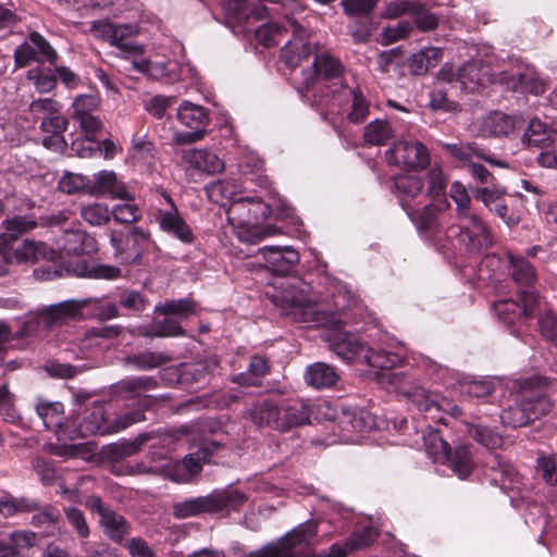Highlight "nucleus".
<instances>
[{
    "label": "nucleus",
    "instance_id": "f257e3e1",
    "mask_svg": "<svg viewBox=\"0 0 557 557\" xmlns=\"http://www.w3.org/2000/svg\"><path fill=\"white\" fill-rule=\"evenodd\" d=\"M311 412V406L301 400L281 405L267 400L255 404L248 410V416L260 428L268 425L275 430L288 431L309 423Z\"/></svg>",
    "mask_w": 557,
    "mask_h": 557
},
{
    "label": "nucleus",
    "instance_id": "f03ea898",
    "mask_svg": "<svg viewBox=\"0 0 557 557\" xmlns=\"http://www.w3.org/2000/svg\"><path fill=\"white\" fill-rule=\"evenodd\" d=\"M247 502V495L237 490L212 491L207 496L188 498L183 503H174L173 516L187 519L198 515H224L239 510Z\"/></svg>",
    "mask_w": 557,
    "mask_h": 557
},
{
    "label": "nucleus",
    "instance_id": "7ed1b4c3",
    "mask_svg": "<svg viewBox=\"0 0 557 557\" xmlns=\"http://www.w3.org/2000/svg\"><path fill=\"white\" fill-rule=\"evenodd\" d=\"M318 527L314 521H307L245 557H307L305 549L315 536Z\"/></svg>",
    "mask_w": 557,
    "mask_h": 557
},
{
    "label": "nucleus",
    "instance_id": "20e7f679",
    "mask_svg": "<svg viewBox=\"0 0 557 557\" xmlns=\"http://www.w3.org/2000/svg\"><path fill=\"white\" fill-rule=\"evenodd\" d=\"M138 27L134 24H114L109 21H95L90 33L97 39L107 41L119 50V55L125 59L143 54V47L136 42Z\"/></svg>",
    "mask_w": 557,
    "mask_h": 557
},
{
    "label": "nucleus",
    "instance_id": "39448f33",
    "mask_svg": "<svg viewBox=\"0 0 557 557\" xmlns=\"http://www.w3.org/2000/svg\"><path fill=\"white\" fill-rule=\"evenodd\" d=\"M391 386L394 389L411 399L417 408L429 414L432 420H441L440 412L447 410L450 405L446 399L436 394L428 392L425 388L416 385L404 372L387 373Z\"/></svg>",
    "mask_w": 557,
    "mask_h": 557
},
{
    "label": "nucleus",
    "instance_id": "423d86ee",
    "mask_svg": "<svg viewBox=\"0 0 557 557\" xmlns=\"http://www.w3.org/2000/svg\"><path fill=\"white\" fill-rule=\"evenodd\" d=\"M457 224L448 227V232L470 251H480L493 245V237L486 223L475 212L469 211L457 216Z\"/></svg>",
    "mask_w": 557,
    "mask_h": 557
},
{
    "label": "nucleus",
    "instance_id": "0eeeda50",
    "mask_svg": "<svg viewBox=\"0 0 557 557\" xmlns=\"http://www.w3.org/2000/svg\"><path fill=\"white\" fill-rule=\"evenodd\" d=\"M440 78L445 82H458L466 92L479 90L486 82H498V73L491 74L488 67L479 61H471L461 66L457 73L441 69Z\"/></svg>",
    "mask_w": 557,
    "mask_h": 557
},
{
    "label": "nucleus",
    "instance_id": "6e6552de",
    "mask_svg": "<svg viewBox=\"0 0 557 557\" xmlns=\"http://www.w3.org/2000/svg\"><path fill=\"white\" fill-rule=\"evenodd\" d=\"M91 299H70L45 307L37 311L36 321L46 329L59 327L82 315Z\"/></svg>",
    "mask_w": 557,
    "mask_h": 557
},
{
    "label": "nucleus",
    "instance_id": "1a4fd4ad",
    "mask_svg": "<svg viewBox=\"0 0 557 557\" xmlns=\"http://www.w3.org/2000/svg\"><path fill=\"white\" fill-rule=\"evenodd\" d=\"M389 164L410 169H423L429 164L430 156L426 147L416 140H398L385 152Z\"/></svg>",
    "mask_w": 557,
    "mask_h": 557
},
{
    "label": "nucleus",
    "instance_id": "9d476101",
    "mask_svg": "<svg viewBox=\"0 0 557 557\" xmlns=\"http://www.w3.org/2000/svg\"><path fill=\"white\" fill-rule=\"evenodd\" d=\"M304 287L296 285H288L283 293V299L290 305V311L287 313L296 321L300 322H317L320 323L322 314L319 306L308 294V286L301 284Z\"/></svg>",
    "mask_w": 557,
    "mask_h": 557
},
{
    "label": "nucleus",
    "instance_id": "9b49d317",
    "mask_svg": "<svg viewBox=\"0 0 557 557\" xmlns=\"http://www.w3.org/2000/svg\"><path fill=\"white\" fill-rule=\"evenodd\" d=\"M546 385L547 381L540 377H531L520 384V393L532 422L548 414L554 407L553 400L545 391Z\"/></svg>",
    "mask_w": 557,
    "mask_h": 557
},
{
    "label": "nucleus",
    "instance_id": "f8f14e48",
    "mask_svg": "<svg viewBox=\"0 0 557 557\" xmlns=\"http://www.w3.org/2000/svg\"><path fill=\"white\" fill-rule=\"evenodd\" d=\"M61 104L51 98L34 100L28 107L35 117L41 119L40 129L49 134H63L67 129L69 120L61 114Z\"/></svg>",
    "mask_w": 557,
    "mask_h": 557
},
{
    "label": "nucleus",
    "instance_id": "ddd939ff",
    "mask_svg": "<svg viewBox=\"0 0 557 557\" xmlns=\"http://www.w3.org/2000/svg\"><path fill=\"white\" fill-rule=\"evenodd\" d=\"M111 244L115 255L124 262H137L149 245V235L139 228H134L126 234H111Z\"/></svg>",
    "mask_w": 557,
    "mask_h": 557
},
{
    "label": "nucleus",
    "instance_id": "4468645a",
    "mask_svg": "<svg viewBox=\"0 0 557 557\" xmlns=\"http://www.w3.org/2000/svg\"><path fill=\"white\" fill-rule=\"evenodd\" d=\"M39 54L51 63H54L58 59V54L50 44L40 34L33 32L28 41L23 42L15 49V63L20 67H25L33 61L40 62Z\"/></svg>",
    "mask_w": 557,
    "mask_h": 557
},
{
    "label": "nucleus",
    "instance_id": "2eb2a0df",
    "mask_svg": "<svg viewBox=\"0 0 557 557\" xmlns=\"http://www.w3.org/2000/svg\"><path fill=\"white\" fill-rule=\"evenodd\" d=\"M162 197L169 203L170 209L159 210L157 219L160 228L184 244H191L194 242L193 231L178 213L172 197L166 191H162Z\"/></svg>",
    "mask_w": 557,
    "mask_h": 557
},
{
    "label": "nucleus",
    "instance_id": "dca6fc26",
    "mask_svg": "<svg viewBox=\"0 0 557 557\" xmlns=\"http://www.w3.org/2000/svg\"><path fill=\"white\" fill-rule=\"evenodd\" d=\"M313 71L304 72V87L310 88L318 81H337L344 73V65L334 55L323 52L315 54Z\"/></svg>",
    "mask_w": 557,
    "mask_h": 557
},
{
    "label": "nucleus",
    "instance_id": "f3484780",
    "mask_svg": "<svg viewBox=\"0 0 557 557\" xmlns=\"http://www.w3.org/2000/svg\"><path fill=\"white\" fill-rule=\"evenodd\" d=\"M290 27L294 38L284 46L281 57L287 66L296 67L302 60L308 59L313 50L308 40L309 34L307 29L295 21L290 22Z\"/></svg>",
    "mask_w": 557,
    "mask_h": 557
},
{
    "label": "nucleus",
    "instance_id": "a211bd4d",
    "mask_svg": "<svg viewBox=\"0 0 557 557\" xmlns=\"http://www.w3.org/2000/svg\"><path fill=\"white\" fill-rule=\"evenodd\" d=\"M497 79L507 88L521 89L535 96L543 94L546 89L545 82L531 70H524L523 72L500 71Z\"/></svg>",
    "mask_w": 557,
    "mask_h": 557
},
{
    "label": "nucleus",
    "instance_id": "6ab92c4d",
    "mask_svg": "<svg viewBox=\"0 0 557 557\" xmlns=\"http://www.w3.org/2000/svg\"><path fill=\"white\" fill-rule=\"evenodd\" d=\"M182 161L188 168L209 175L220 174L225 169L224 161L207 149L184 150Z\"/></svg>",
    "mask_w": 557,
    "mask_h": 557
},
{
    "label": "nucleus",
    "instance_id": "aec40b11",
    "mask_svg": "<svg viewBox=\"0 0 557 557\" xmlns=\"http://www.w3.org/2000/svg\"><path fill=\"white\" fill-rule=\"evenodd\" d=\"M258 253L268 262L273 272L287 273L299 262V255L289 246H264Z\"/></svg>",
    "mask_w": 557,
    "mask_h": 557
},
{
    "label": "nucleus",
    "instance_id": "412c9836",
    "mask_svg": "<svg viewBox=\"0 0 557 557\" xmlns=\"http://www.w3.org/2000/svg\"><path fill=\"white\" fill-rule=\"evenodd\" d=\"M94 178V182L89 178V195L110 194L113 198L132 199L129 191L113 171H100Z\"/></svg>",
    "mask_w": 557,
    "mask_h": 557
},
{
    "label": "nucleus",
    "instance_id": "4be33fe9",
    "mask_svg": "<svg viewBox=\"0 0 557 557\" xmlns=\"http://www.w3.org/2000/svg\"><path fill=\"white\" fill-rule=\"evenodd\" d=\"M60 249L69 256L91 255L97 251V242L86 232L70 231L60 238Z\"/></svg>",
    "mask_w": 557,
    "mask_h": 557
},
{
    "label": "nucleus",
    "instance_id": "5701e85b",
    "mask_svg": "<svg viewBox=\"0 0 557 557\" xmlns=\"http://www.w3.org/2000/svg\"><path fill=\"white\" fill-rule=\"evenodd\" d=\"M330 348L342 359L357 362H361L366 350L354 334L341 332L332 335Z\"/></svg>",
    "mask_w": 557,
    "mask_h": 557
},
{
    "label": "nucleus",
    "instance_id": "b1692460",
    "mask_svg": "<svg viewBox=\"0 0 557 557\" xmlns=\"http://www.w3.org/2000/svg\"><path fill=\"white\" fill-rule=\"evenodd\" d=\"M338 379L335 368L325 362L312 363L305 372V382L315 389L330 388Z\"/></svg>",
    "mask_w": 557,
    "mask_h": 557
},
{
    "label": "nucleus",
    "instance_id": "393cba45",
    "mask_svg": "<svg viewBox=\"0 0 557 557\" xmlns=\"http://www.w3.org/2000/svg\"><path fill=\"white\" fill-rule=\"evenodd\" d=\"M208 454L205 450H198L196 453L187 455L181 463H178L172 480L175 483H190L191 479L201 471L202 463L207 459Z\"/></svg>",
    "mask_w": 557,
    "mask_h": 557
},
{
    "label": "nucleus",
    "instance_id": "a878e982",
    "mask_svg": "<svg viewBox=\"0 0 557 557\" xmlns=\"http://www.w3.org/2000/svg\"><path fill=\"white\" fill-rule=\"evenodd\" d=\"M177 119L193 131H205L209 124V112L201 106L184 102L177 110Z\"/></svg>",
    "mask_w": 557,
    "mask_h": 557
},
{
    "label": "nucleus",
    "instance_id": "bb28decb",
    "mask_svg": "<svg viewBox=\"0 0 557 557\" xmlns=\"http://www.w3.org/2000/svg\"><path fill=\"white\" fill-rule=\"evenodd\" d=\"M26 239L20 242L17 236L12 233H3L0 235V260L5 263H24L25 262Z\"/></svg>",
    "mask_w": 557,
    "mask_h": 557
},
{
    "label": "nucleus",
    "instance_id": "cd10ccee",
    "mask_svg": "<svg viewBox=\"0 0 557 557\" xmlns=\"http://www.w3.org/2000/svg\"><path fill=\"white\" fill-rule=\"evenodd\" d=\"M41 510V505L35 498H16L11 494L4 495L0 499V515L10 518L20 513H28Z\"/></svg>",
    "mask_w": 557,
    "mask_h": 557
},
{
    "label": "nucleus",
    "instance_id": "c85d7f7f",
    "mask_svg": "<svg viewBox=\"0 0 557 557\" xmlns=\"http://www.w3.org/2000/svg\"><path fill=\"white\" fill-rule=\"evenodd\" d=\"M66 271L75 276L115 280L121 276V270L113 265L89 264L87 261L78 262Z\"/></svg>",
    "mask_w": 557,
    "mask_h": 557
},
{
    "label": "nucleus",
    "instance_id": "c756f323",
    "mask_svg": "<svg viewBox=\"0 0 557 557\" xmlns=\"http://www.w3.org/2000/svg\"><path fill=\"white\" fill-rule=\"evenodd\" d=\"M401 207L419 230L430 231L435 226L438 209L433 203L419 208L403 200Z\"/></svg>",
    "mask_w": 557,
    "mask_h": 557
},
{
    "label": "nucleus",
    "instance_id": "7c9ffc66",
    "mask_svg": "<svg viewBox=\"0 0 557 557\" xmlns=\"http://www.w3.org/2000/svg\"><path fill=\"white\" fill-rule=\"evenodd\" d=\"M178 319L165 315L163 320H153L149 330L140 329V334L146 337H178L187 333L181 326Z\"/></svg>",
    "mask_w": 557,
    "mask_h": 557
},
{
    "label": "nucleus",
    "instance_id": "2f4dec72",
    "mask_svg": "<svg viewBox=\"0 0 557 557\" xmlns=\"http://www.w3.org/2000/svg\"><path fill=\"white\" fill-rule=\"evenodd\" d=\"M425 453L436 462L445 463L449 458V444L443 438L438 430L428 429L423 432Z\"/></svg>",
    "mask_w": 557,
    "mask_h": 557
},
{
    "label": "nucleus",
    "instance_id": "473e14b6",
    "mask_svg": "<svg viewBox=\"0 0 557 557\" xmlns=\"http://www.w3.org/2000/svg\"><path fill=\"white\" fill-rule=\"evenodd\" d=\"M400 361L398 355L388 352L383 349L367 348L364 350L361 362H364L373 368L386 370L381 374V380L386 381L389 385V381L386 377L387 373H395L396 371H389L391 368L395 367Z\"/></svg>",
    "mask_w": 557,
    "mask_h": 557
},
{
    "label": "nucleus",
    "instance_id": "72a5a7b5",
    "mask_svg": "<svg viewBox=\"0 0 557 557\" xmlns=\"http://www.w3.org/2000/svg\"><path fill=\"white\" fill-rule=\"evenodd\" d=\"M524 404L522 395H518L512 405L505 408L500 413V421L503 425L517 429L525 426L531 423L530 414Z\"/></svg>",
    "mask_w": 557,
    "mask_h": 557
},
{
    "label": "nucleus",
    "instance_id": "f704fd0d",
    "mask_svg": "<svg viewBox=\"0 0 557 557\" xmlns=\"http://www.w3.org/2000/svg\"><path fill=\"white\" fill-rule=\"evenodd\" d=\"M394 135L395 132L386 120L376 119L363 128V139L371 146H384Z\"/></svg>",
    "mask_w": 557,
    "mask_h": 557
},
{
    "label": "nucleus",
    "instance_id": "c9c22d12",
    "mask_svg": "<svg viewBox=\"0 0 557 557\" xmlns=\"http://www.w3.org/2000/svg\"><path fill=\"white\" fill-rule=\"evenodd\" d=\"M515 127L513 117L498 111L490 113L482 124V131L491 136H507Z\"/></svg>",
    "mask_w": 557,
    "mask_h": 557
},
{
    "label": "nucleus",
    "instance_id": "e433bc0d",
    "mask_svg": "<svg viewBox=\"0 0 557 557\" xmlns=\"http://www.w3.org/2000/svg\"><path fill=\"white\" fill-rule=\"evenodd\" d=\"M522 140L529 147H548L553 141V132L542 121L533 119L530 121Z\"/></svg>",
    "mask_w": 557,
    "mask_h": 557
},
{
    "label": "nucleus",
    "instance_id": "4c0bfd02",
    "mask_svg": "<svg viewBox=\"0 0 557 557\" xmlns=\"http://www.w3.org/2000/svg\"><path fill=\"white\" fill-rule=\"evenodd\" d=\"M453 472L460 479H467L473 468L474 461L472 455L467 446H457L455 450L449 451V458L447 460Z\"/></svg>",
    "mask_w": 557,
    "mask_h": 557
},
{
    "label": "nucleus",
    "instance_id": "58836bf2",
    "mask_svg": "<svg viewBox=\"0 0 557 557\" xmlns=\"http://www.w3.org/2000/svg\"><path fill=\"white\" fill-rule=\"evenodd\" d=\"M154 311L170 317H177L178 320L187 319L196 313V302L190 299H168L156 306Z\"/></svg>",
    "mask_w": 557,
    "mask_h": 557
},
{
    "label": "nucleus",
    "instance_id": "ea45409f",
    "mask_svg": "<svg viewBox=\"0 0 557 557\" xmlns=\"http://www.w3.org/2000/svg\"><path fill=\"white\" fill-rule=\"evenodd\" d=\"M100 522H102L104 528V534L116 543L122 542L124 536L129 532V524L127 520L114 511H104V513L100 516Z\"/></svg>",
    "mask_w": 557,
    "mask_h": 557
},
{
    "label": "nucleus",
    "instance_id": "a19ab883",
    "mask_svg": "<svg viewBox=\"0 0 557 557\" xmlns=\"http://www.w3.org/2000/svg\"><path fill=\"white\" fill-rule=\"evenodd\" d=\"M206 191L210 200L220 206H226L231 203V211H236L233 209L234 202L239 200L236 198L235 186L227 181H219L211 183L206 187Z\"/></svg>",
    "mask_w": 557,
    "mask_h": 557
},
{
    "label": "nucleus",
    "instance_id": "79ce46f5",
    "mask_svg": "<svg viewBox=\"0 0 557 557\" xmlns=\"http://www.w3.org/2000/svg\"><path fill=\"white\" fill-rule=\"evenodd\" d=\"M394 186L400 196V203L403 200L411 203L410 200L416 199L423 190V183L416 175L397 176L394 180Z\"/></svg>",
    "mask_w": 557,
    "mask_h": 557
},
{
    "label": "nucleus",
    "instance_id": "37998d69",
    "mask_svg": "<svg viewBox=\"0 0 557 557\" xmlns=\"http://www.w3.org/2000/svg\"><path fill=\"white\" fill-rule=\"evenodd\" d=\"M508 258L512 268V278L521 286L529 287L535 281L536 273L532 264L523 257H517L508 253Z\"/></svg>",
    "mask_w": 557,
    "mask_h": 557
},
{
    "label": "nucleus",
    "instance_id": "c03bdc74",
    "mask_svg": "<svg viewBox=\"0 0 557 557\" xmlns=\"http://www.w3.org/2000/svg\"><path fill=\"white\" fill-rule=\"evenodd\" d=\"M58 258L59 253L46 243L26 238L24 263H36L40 260L54 262Z\"/></svg>",
    "mask_w": 557,
    "mask_h": 557
},
{
    "label": "nucleus",
    "instance_id": "a18cd8bd",
    "mask_svg": "<svg viewBox=\"0 0 557 557\" xmlns=\"http://www.w3.org/2000/svg\"><path fill=\"white\" fill-rule=\"evenodd\" d=\"M492 483L499 487H510L521 484V475L512 465L505 461H498L497 467L492 468Z\"/></svg>",
    "mask_w": 557,
    "mask_h": 557
},
{
    "label": "nucleus",
    "instance_id": "49530a36",
    "mask_svg": "<svg viewBox=\"0 0 557 557\" xmlns=\"http://www.w3.org/2000/svg\"><path fill=\"white\" fill-rule=\"evenodd\" d=\"M171 360V357L164 352L143 351L126 358L128 364L135 366L140 370H149L162 366Z\"/></svg>",
    "mask_w": 557,
    "mask_h": 557
},
{
    "label": "nucleus",
    "instance_id": "de8ad7c7",
    "mask_svg": "<svg viewBox=\"0 0 557 557\" xmlns=\"http://www.w3.org/2000/svg\"><path fill=\"white\" fill-rule=\"evenodd\" d=\"M81 216L92 226H101L110 221L111 212L107 205L95 202L82 206Z\"/></svg>",
    "mask_w": 557,
    "mask_h": 557
},
{
    "label": "nucleus",
    "instance_id": "09e8293b",
    "mask_svg": "<svg viewBox=\"0 0 557 557\" xmlns=\"http://www.w3.org/2000/svg\"><path fill=\"white\" fill-rule=\"evenodd\" d=\"M58 188L65 194L73 195L78 193L89 194V177L66 172L59 181Z\"/></svg>",
    "mask_w": 557,
    "mask_h": 557
},
{
    "label": "nucleus",
    "instance_id": "8fccbe9b",
    "mask_svg": "<svg viewBox=\"0 0 557 557\" xmlns=\"http://www.w3.org/2000/svg\"><path fill=\"white\" fill-rule=\"evenodd\" d=\"M445 148L451 156L462 161H467L469 163L472 162V157L476 156L479 158L486 160L491 164L500 166L505 165L503 162L496 161L490 157L482 154L480 150L472 144H447L445 145Z\"/></svg>",
    "mask_w": 557,
    "mask_h": 557
},
{
    "label": "nucleus",
    "instance_id": "3c124183",
    "mask_svg": "<svg viewBox=\"0 0 557 557\" xmlns=\"http://www.w3.org/2000/svg\"><path fill=\"white\" fill-rule=\"evenodd\" d=\"M132 65L138 72H141L154 79L165 77L174 71V69L170 67L171 64L164 61L133 60Z\"/></svg>",
    "mask_w": 557,
    "mask_h": 557
},
{
    "label": "nucleus",
    "instance_id": "603ef678",
    "mask_svg": "<svg viewBox=\"0 0 557 557\" xmlns=\"http://www.w3.org/2000/svg\"><path fill=\"white\" fill-rule=\"evenodd\" d=\"M350 95L352 97V102L347 117L351 123L360 124L368 117L370 113V104L361 90L352 89L350 90Z\"/></svg>",
    "mask_w": 557,
    "mask_h": 557
},
{
    "label": "nucleus",
    "instance_id": "864d4df0",
    "mask_svg": "<svg viewBox=\"0 0 557 557\" xmlns=\"http://www.w3.org/2000/svg\"><path fill=\"white\" fill-rule=\"evenodd\" d=\"M36 411L41 418L46 428L59 425L62 420L63 405L59 401L44 403L40 401L36 406Z\"/></svg>",
    "mask_w": 557,
    "mask_h": 557
},
{
    "label": "nucleus",
    "instance_id": "5fc2aeb1",
    "mask_svg": "<svg viewBox=\"0 0 557 557\" xmlns=\"http://www.w3.org/2000/svg\"><path fill=\"white\" fill-rule=\"evenodd\" d=\"M247 208L249 215L255 220H265L271 215V208L268 203L261 200H253L251 198H239L234 202L233 209Z\"/></svg>",
    "mask_w": 557,
    "mask_h": 557
},
{
    "label": "nucleus",
    "instance_id": "6e6d98bb",
    "mask_svg": "<svg viewBox=\"0 0 557 557\" xmlns=\"http://www.w3.org/2000/svg\"><path fill=\"white\" fill-rule=\"evenodd\" d=\"M468 434L480 444L495 448L502 444V437L487 426L481 424H469Z\"/></svg>",
    "mask_w": 557,
    "mask_h": 557
},
{
    "label": "nucleus",
    "instance_id": "4d7b16f0",
    "mask_svg": "<svg viewBox=\"0 0 557 557\" xmlns=\"http://www.w3.org/2000/svg\"><path fill=\"white\" fill-rule=\"evenodd\" d=\"M100 98L97 95H81L74 99L72 104L74 113L72 119L96 114V112L100 109Z\"/></svg>",
    "mask_w": 557,
    "mask_h": 557
},
{
    "label": "nucleus",
    "instance_id": "13d9d810",
    "mask_svg": "<svg viewBox=\"0 0 557 557\" xmlns=\"http://www.w3.org/2000/svg\"><path fill=\"white\" fill-rule=\"evenodd\" d=\"M286 32V28H282L276 23H267L257 28L256 39L264 47H272L278 44L280 37Z\"/></svg>",
    "mask_w": 557,
    "mask_h": 557
},
{
    "label": "nucleus",
    "instance_id": "bf43d9fd",
    "mask_svg": "<svg viewBox=\"0 0 557 557\" xmlns=\"http://www.w3.org/2000/svg\"><path fill=\"white\" fill-rule=\"evenodd\" d=\"M496 315L505 323H512L522 318L521 307L512 299H503L494 304Z\"/></svg>",
    "mask_w": 557,
    "mask_h": 557
},
{
    "label": "nucleus",
    "instance_id": "052dcab7",
    "mask_svg": "<svg viewBox=\"0 0 557 557\" xmlns=\"http://www.w3.org/2000/svg\"><path fill=\"white\" fill-rule=\"evenodd\" d=\"M88 433H103L110 429L107 425L106 411L102 406H95L89 414L85 418L82 425Z\"/></svg>",
    "mask_w": 557,
    "mask_h": 557
},
{
    "label": "nucleus",
    "instance_id": "680f3d73",
    "mask_svg": "<svg viewBox=\"0 0 557 557\" xmlns=\"http://www.w3.org/2000/svg\"><path fill=\"white\" fill-rule=\"evenodd\" d=\"M122 333V327L120 325H106L100 327H91L87 330L83 337V343H86V346H91L94 341L104 338L112 339L120 336Z\"/></svg>",
    "mask_w": 557,
    "mask_h": 557
},
{
    "label": "nucleus",
    "instance_id": "e2e57ef3",
    "mask_svg": "<svg viewBox=\"0 0 557 557\" xmlns=\"http://www.w3.org/2000/svg\"><path fill=\"white\" fill-rule=\"evenodd\" d=\"M461 393L469 397L482 398L491 395L494 391V385L487 380L469 381L461 383Z\"/></svg>",
    "mask_w": 557,
    "mask_h": 557
},
{
    "label": "nucleus",
    "instance_id": "0e129e2a",
    "mask_svg": "<svg viewBox=\"0 0 557 557\" xmlns=\"http://www.w3.org/2000/svg\"><path fill=\"white\" fill-rule=\"evenodd\" d=\"M119 302L127 310L141 312L145 310L148 300L141 293L126 289L120 294Z\"/></svg>",
    "mask_w": 557,
    "mask_h": 557
},
{
    "label": "nucleus",
    "instance_id": "69168bd1",
    "mask_svg": "<svg viewBox=\"0 0 557 557\" xmlns=\"http://www.w3.org/2000/svg\"><path fill=\"white\" fill-rule=\"evenodd\" d=\"M519 298L521 301L520 307L522 318H532L540 308L541 297L534 290L528 289L527 287L519 292Z\"/></svg>",
    "mask_w": 557,
    "mask_h": 557
},
{
    "label": "nucleus",
    "instance_id": "338daca9",
    "mask_svg": "<svg viewBox=\"0 0 557 557\" xmlns=\"http://www.w3.org/2000/svg\"><path fill=\"white\" fill-rule=\"evenodd\" d=\"M27 78L34 82L36 89L41 94L49 92L57 86L54 75L39 69L28 71Z\"/></svg>",
    "mask_w": 557,
    "mask_h": 557
},
{
    "label": "nucleus",
    "instance_id": "774afa93",
    "mask_svg": "<svg viewBox=\"0 0 557 557\" xmlns=\"http://www.w3.org/2000/svg\"><path fill=\"white\" fill-rule=\"evenodd\" d=\"M537 471L547 484L557 485V461L553 457H539Z\"/></svg>",
    "mask_w": 557,
    "mask_h": 557
}]
</instances>
